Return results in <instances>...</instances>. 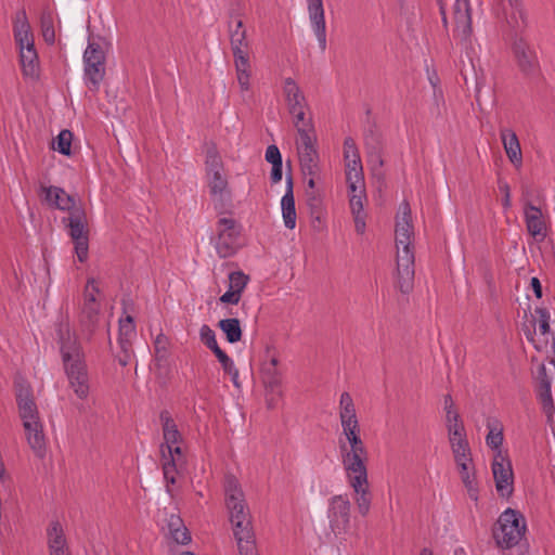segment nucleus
Wrapping results in <instances>:
<instances>
[{"instance_id":"ddd939ff","label":"nucleus","mask_w":555,"mask_h":555,"mask_svg":"<svg viewBox=\"0 0 555 555\" xmlns=\"http://www.w3.org/2000/svg\"><path fill=\"white\" fill-rule=\"evenodd\" d=\"M512 49L519 72L528 79L539 76L540 64L535 51L522 38L515 40Z\"/></svg>"},{"instance_id":"a18cd8bd","label":"nucleus","mask_w":555,"mask_h":555,"mask_svg":"<svg viewBox=\"0 0 555 555\" xmlns=\"http://www.w3.org/2000/svg\"><path fill=\"white\" fill-rule=\"evenodd\" d=\"M535 314L539 317V330L542 335H547L551 333L550 327V312L546 308L537 307L534 310Z\"/></svg>"},{"instance_id":"a19ab883","label":"nucleus","mask_w":555,"mask_h":555,"mask_svg":"<svg viewBox=\"0 0 555 555\" xmlns=\"http://www.w3.org/2000/svg\"><path fill=\"white\" fill-rule=\"evenodd\" d=\"M229 288L242 295L249 282V276L243 271H234L229 274Z\"/></svg>"},{"instance_id":"338daca9","label":"nucleus","mask_w":555,"mask_h":555,"mask_svg":"<svg viewBox=\"0 0 555 555\" xmlns=\"http://www.w3.org/2000/svg\"><path fill=\"white\" fill-rule=\"evenodd\" d=\"M132 353H133L132 346L129 347V349L127 351L120 349V353L117 356L118 363L121 366H126L129 363Z\"/></svg>"},{"instance_id":"20e7f679","label":"nucleus","mask_w":555,"mask_h":555,"mask_svg":"<svg viewBox=\"0 0 555 555\" xmlns=\"http://www.w3.org/2000/svg\"><path fill=\"white\" fill-rule=\"evenodd\" d=\"M205 176L217 214H231L232 191L229 186L222 158L215 143H210L206 149Z\"/></svg>"},{"instance_id":"6ab92c4d","label":"nucleus","mask_w":555,"mask_h":555,"mask_svg":"<svg viewBox=\"0 0 555 555\" xmlns=\"http://www.w3.org/2000/svg\"><path fill=\"white\" fill-rule=\"evenodd\" d=\"M48 547L50 555H70L64 530L60 521H51L48 529Z\"/></svg>"},{"instance_id":"f03ea898","label":"nucleus","mask_w":555,"mask_h":555,"mask_svg":"<svg viewBox=\"0 0 555 555\" xmlns=\"http://www.w3.org/2000/svg\"><path fill=\"white\" fill-rule=\"evenodd\" d=\"M223 491L240 555H258L250 511L241 483L233 474L224 476Z\"/></svg>"},{"instance_id":"72a5a7b5","label":"nucleus","mask_w":555,"mask_h":555,"mask_svg":"<svg viewBox=\"0 0 555 555\" xmlns=\"http://www.w3.org/2000/svg\"><path fill=\"white\" fill-rule=\"evenodd\" d=\"M299 163L301 172L305 176L314 177L319 171V153L313 152H299Z\"/></svg>"},{"instance_id":"4468645a","label":"nucleus","mask_w":555,"mask_h":555,"mask_svg":"<svg viewBox=\"0 0 555 555\" xmlns=\"http://www.w3.org/2000/svg\"><path fill=\"white\" fill-rule=\"evenodd\" d=\"M350 502L344 495H334L330 500L327 517L335 535L346 532L350 522Z\"/></svg>"},{"instance_id":"ea45409f","label":"nucleus","mask_w":555,"mask_h":555,"mask_svg":"<svg viewBox=\"0 0 555 555\" xmlns=\"http://www.w3.org/2000/svg\"><path fill=\"white\" fill-rule=\"evenodd\" d=\"M160 453L163 456V473L164 478L167 482V486L176 483V474H177V463L175 459H167L166 452L164 450V446H160ZM169 491V487H167Z\"/></svg>"},{"instance_id":"cd10ccee","label":"nucleus","mask_w":555,"mask_h":555,"mask_svg":"<svg viewBox=\"0 0 555 555\" xmlns=\"http://www.w3.org/2000/svg\"><path fill=\"white\" fill-rule=\"evenodd\" d=\"M105 76V63H85V81L89 90L99 91Z\"/></svg>"},{"instance_id":"49530a36","label":"nucleus","mask_w":555,"mask_h":555,"mask_svg":"<svg viewBox=\"0 0 555 555\" xmlns=\"http://www.w3.org/2000/svg\"><path fill=\"white\" fill-rule=\"evenodd\" d=\"M345 438H341V441L346 443V447L348 448H356V447H365L363 440L360 436V427L357 429H352L351 431H347L343 434Z\"/></svg>"},{"instance_id":"39448f33","label":"nucleus","mask_w":555,"mask_h":555,"mask_svg":"<svg viewBox=\"0 0 555 555\" xmlns=\"http://www.w3.org/2000/svg\"><path fill=\"white\" fill-rule=\"evenodd\" d=\"M231 50L234 57L237 81L243 91L249 90L251 75L249 62V43L246 38V28L240 14L230 13L228 22Z\"/></svg>"},{"instance_id":"4c0bfd02","label":"nucleus","mask_w":555,"mask_h":555,"mask_svg":"<svg viewBox=\"0 0 555 555\" xmlns=\"http://www.w3.org/2000/svg\"><path fill=\"white\" fill-rule=\"evenodd\" d=\"M106 55L100 43L95 41H89L88 47L83 53V63H105Z\"/></svg>"},{"instance_id":"13d9d810","label":"nucleus","mask_w":555,"mask_h":555,"mask_svg":"<svg viewBox=\"0 0 555 555\" xmlns=\"http://www.w3.org/2000/svg\"><path fill=\"white\" fill-rule=\"evenodd\" d=\"M283 177V163L272 165L270 180L273 184L279 183Z\"/></svg>"},{"instance_id":"de8ad7c7","label":"nucleus","mask_w":555,"mask_h":555,"mask_svg":"<svg viewBox=\"0 0 555 555\" xmlns=\"http://www.w3.org/2000/svg\"><path fill=\"white\" fill-rule=\"evenodd\" d=\"M361 158L356 141L351 137L344 140V160Z\"/></svg>"},{"instance_id":"aec40b11","label":"nucleus","mask_w":555,"mask_h":555,"mask_svg":"<svg viewBox=\"0 0 555 555\" xmlns=\"http://www.w3.org/2000/svg\"><path fill=\"white\" fill-rule=\"evenodd\" d=\"M306 203L309 208L312 228L317 231H322L325 227V211L321 193L319 191H307Z\"/></svg>"},{"instance_id":"bf43d9fd","label":"nucleus","mask_w":555,"mask_h":555,"mask_svg":"<svg viewBox=\"0 0 555 555\" xmlns=\"http://www.w3.org/2000/svg\"><path fill=\"white\" fill-rule=\"evenodd\" d=\"M346 182H354L358 184H365L363 168H359L358 171H354V172H348L346 175Z\"/></svg>"},{"instance_id":"a878e982","label":"nucleus","mask_w":555,"mask_h":555,"mask_svg":"<svg viewBox=\"0 0 555 555\" xmlns=\"http://www.w3.org/2000/svg\"><path fill=\"white\" fill-rule=\"evenodd\" d=\"M79 322L82 332L91 338L100 323V307L82 306Z\"/></svg>"},{"instance_id":"f8f14e48","label":"nucleus","mask_w":555,"mask_h":555,"mask_svg":"<svg viewBox=\"0 0 555 555\" xmlns=\"http://www.w3.org/2000/svg\"><path fill=\"white\" fill-rule=\"evenodd\" d=\"M492 473L498 493L503 498H509L514 491V473L511 460L502 451L494 454Z\"/></svg>"},{"instance_id":"69168bd1","label":"nucleus","mask_w":555,"mask_h":555,"mask_svg":"<svg viewBox=\"0 0 555 555\" xmlns=\"http://www.w3.org/2000/svg\"><path fill=\"white\" fill-rule=\"evenodd\" d=\"M344 162H345L346 175L348 172L358 171L359 168H363L361 158H357V159L352 158V159L344 160Z\"/></svg>"},{"instance_id":"2eb2a0df","label":"nucleus","mask_w":555,"mask_h":555,"mask_svg":"<svg viewBox=\"0 0 555 555\" xmlns=\"http://www.w3.org/2000/svg\"><path fill=\"white\" fill-rule=\"evenodd\" d=\"M38 194L42 203L47 204L50 208L68 211L69 215L75 209H78L79 204L77 205L75 197L67 194L65 190L60 186H44L41 184Z\"/></svg>"},{"instance_id":"9d476101","label":"nucleus","mask_w":555,"mask_h":555,"mask_svg":"<svg viewBox=\"0 0 555 555\" xmlns=\"http://www.w3.org/2000/svg\"><path fill=\"white\" fill-rule=\"evenodd\" d=\"M15 40L21 50L20 61L24 77L37 80L39 78V60L27 23H24L22 28L15 31Z\"/></svg>"},{"instance_id":"bb28decb","label":"nucleus","mask_w":555,"mask_h":555,"mask_svg":"<svg viewBox=\"0 0 555 555\" xmlns=\"http://www.w3.org/2000/svg\"><path fill=\"white\" fill-rule=\"evenodd\" d=\"M350 486L356 492V503L358 511L362 516H366L370 512L372 494L369 490V481H361V485H357L354 480H349Z\"/></svg>"},{"instance_id":"864d4df0","label":"nucleus","mask_w":555,"mask_h":555,"mask_svg":"<svg viewBox=\"0 0 555 555\" xmlns=\"http://www.w3.org/2000/svg\"><path fill=\"white\" fill-rule=\"evenodd\" d=\"M499 190L503 193L502 206L504 209H508L512 206L511 203V189L507 182L499 180Z\"/></svg>"},{"instance_id":"dca6fc26","label":"nucleus","mask_w":555,"mask_h":555,"mask_svg":"<svg viewBox=\"0 0 555 555\" xmlns=\"http://www.w3.org/2000/svg\"><path fill=\"white\" fill-rule=\"evenodd\" d=\"M15 391L16 403L23 425L28 421L35 422L40 420L30 385L25 382L15 383Z\"/></svg>"},{"instance_id":"09e8293b","label":"nucleus","mask_w":555,"mask_h":555,"mask_svg":"<svg viewBox=\"0 0 555 555\" xmlns=\"http://www.w3.org/2000/svg\"><path fill=\"white\" fill-rule=\"evenodd\" d=\"M366 199L365 195H350L349 204L352 216L365 215L363 210V201Z\"/></svg>"},{"instance_id":"37998d69","label":"nucleus","mask_w":555,"mask_h":555,"mask_svg":"<svg viewBox=\"0 0 555 555\" xmlns=\"http://www.w3.org/2000/svg\"><path fill=\"white\" fill-rule=\"evenodd\" d=\"M538 399L542 405V410L547 417V422L552 423L554 413H555V404L553 401L552 392L551 393H538Z\"/></svg>"},{"instance_id":"79ce46f5","label":"nucleus","mask_w":555,"mask_h":555,"mask_svg":"<svg viewBox=\"0 0 555 555\" xmlns=\"http://www.w3.org/2000/svg\"><path fill=\"white\" fill-rule=\"evenodd\" d=\"M41 31L44 41L49 44H53L55 41V33L53 20L50 13H43L41 15Z\"/></svg>"},{"instance_id":"8fccbe9b","label":"nucleus","mask_w":555,"mask_h":555,"mask_svg":"<svg viewBox=\"0 0 555 555\" xmlns=\"http://www.w3.org/2000/svg\"><path fill=\"white\" fill-rule=\"evenodd\" d=\"M264 157H266V160L268 163H270L271 165L283 163L281 152H280L279 147L274 144L269 145L267 147Z\"/></svg>"},{"instance_id":"0eeeda50","label":"nucleus","mask_w":555,"mask_h":555,"mask_svg":"<svg viewBox=\"0 0 555 555\" xmlns=\"http://www.w3.org/2000/svg\"><path fill=\"white\" fill-rule=\"evenodd\" d=\"M363 144L366 154L367 164L370 165L372 176L379 182H384L385 172V140L382 131L378 129L376 121H369L363 132Z\"/></svg>"},{"instance_id":"f257e3e1","label":"nucleus","mask_w":555,"mask_h":555,"mask_svg":"<svg viewBox=\"0 0 555 555\" xmlns=\"http://www.w3.org/2000/svg\"><path fill=\"white\" fill-rule=\"evenodd\" d=\"M54 331L69 386L79 399H86L89 395L86 357L77 334L72 330L69 318L61 315L54 323Z\"/></svg>"},{"instance_id":"6e6d98bb","label":"nucleus","mask_w":555,"mask_h":555,"mask_svg":"<svg viewBox=\"0 0 555 555\" xmlns=\"http://www.w3.org/2000/svg\"><path fill=\"white\" fill-rule=\"evenodd\" d=\"M454 461L457 465V468L464 466H472L473 465V457H472V451L466 453H457L453 454Z\"/></svg>"},{"instance_id":"680f3d73","label":"nucleus","mask_w":555,"mask_h":555,"mask_svg":"<svg viewBox=\"0 0 555 555\" xmlns=\"http://www.w3.org/2000/svg\"><path fill=\"white\" fill-rule=\"evenodd\" d=\"M343 434L357 429L359 426L358 418H340Z\"/></svg>"},{"instance_id":"1a4fd4ad","label":"nucleus","mask_w":555,"mask_h":555,"mask_svg":"<svg viewBox=\"0 0 555 555\" xmlns=\"http://www.w3.org/2000/svg\"><path fill=\"white\" fill-rule=\"evenodd\" d=\"M215 248L220 258L234 256L240 249L242 225L233 218L222 217L216 223Z\"/></svg>"},{"instance_id":"2f4dec72","label":"nucleus","mask_w":555,"mask_h":555,"mask_svg":"<svg viewBox=\"0 0 555 555\" xmlns=\"http://www.w3.org/2000/svg\"><path fill=\"white\" fill-rule=\"evenodd\" d=\"M262 382L267 389V392L272 395L281 396V384H282V374L278 369H270L262 366L261 370Z\"/></svg>"},{"instance_id":"5fc2aeb1","label":"nucleus","mask_w":555,"mask_h":555,"mask_svg":"<svg viewBox=\"0 0 555 555\" xmlns=\"http://www.w3.org/2000/svg\"><path fill=\"white\" fill-rule=\"evenodd\" d=\"M242 295H240L237 292H234L233 289H228L220 298L219 300L222 304H231V305H237L241 300Z\"/></svg>"},{"instance_id":"5701e85b","label":"nucleus","mask_w":555,"mask_h":555,"mask_svg":"<svg viewBox=\"0 0 555 555\" xmlns=\"http://www.w3.org/2000/svg\"><path fill=\"white\" fill-rule=\"evenodd\" d=\"M159 420L162 423L163 437L165 440L162 446L165 448L166 446L179 444L182 442V435L180 434L170 412L163 410L159 414Z\"/></svg>"},{"instance_id":"7ed1b4c3","label":"nucleus","mask_w":555,"mask_h":555,"mask_svg":"<svg viewBox=\"0 0 555 555\" xmlns=\"http://www.w3.org/2000/svg\"><path fill=\"white\" fill-rule=\"evenodd\" d=\"M401 217L396 221L397 285L402 294H409L414 286V250L411 238L414 235L411 208L408 201L400 205Z\"/></svg>"},{"instance_id":"473e14b6","label":"nucleus","mask_w":555,"mask_h":555,"mask_svg":"<svg viewBox=\"0 0 555 555\" xmlns=\"http://www.w3.org/2000/svg\"><path fill=\"white\" fill-rule=\"evenodd\" d=\"M168 528L172 539L179 544H188L191 541V533L183 525L179 516L172 515L168 522Z\"/></svg>"},{"instance_id":"412c9836","label":"nucleus","mask_w":555,"mask_h":555,"mask_svg":"<svg viewBox=\"0 0 555 555\" xmlns=\"http://www.w3.org/2000/svg\"><path fill=\"white\" fill-rule=\"evenodd\" d=\"M283 91L289 113H295L308 107V103L302 91L293 78L288 77L284 80Z\"/></svg>"},{"instance_id":"58836bf2","label":"nucleus","mask_w":555,"mask_h":555,"mask_svg":"<svg viewBox=\"0 0 555 555\" xmlns=\"http://www.w3.org/2000/svg\"><path fill=\"white\" fill-rule=\"evenodd\" d=\"M168 338L164 334H158L154 340L155 362L157 366H162L168 359Z\"/></svg>"},{"instance_id":"4be33fe9","label":"nucleus","mask_w":555,"mask_h":555,"mask_svg":"<svg viewBox=\"0 0 555 555\" xmlns=\"http://www.w3.org/2000/svg\"><path fill=\"white\" fill-rule=\"evenodd\" d=\"M501 139L509 162L519 168L522 165V154L516 133L511 129H504L501 131Z\"/></svg>"},{"instance_id":"b1692460","label":"nucleus","mask_w":555,"mask_h":555,"mask_svg":"<svg viewBox=\"0 0 555 555\" xmlns=\"http://www.w3.org/2000/svg\"><path fill=\"white\" fill-rule=\"evenodd\" d=\"M453 16L457 28H462L465 36L472 34V15L469 0H455Z\"/></svg>"},{"instance_id":"c756f323","label":"nucleus","mask_w":555,"mask_h":555,"mask_svg":"<svg viewBox=\"0 0 555 555\" xmlns=\"http://www.w3.org/2000/svg\"><path fill=\"white\" fill-rule=\"evenodd\" d=\"M217 326L222 331L230 344L238 343L242 339L243 331L238 319H222L218 322Z\"/></svg>"},{"instance_id":"4d7b16f0","label":"nucleus","mask_w":555,"mask_h":555,"mask_svg":"<svg viewBox=\"0 0 555 555\" xmlns=\"http://www.w3.org/2000/svg\"><path fill=\"white\" fill-rule=\"evenodd\" d=\"M524 215H525V220H527V215L543 217L541 208L533 205L530 201H526V203L524 205Z\"/></svg>"},{"instance_id":"6e6552de","label":"nucleus","mask_w":555,"mask_h":555,"mask_svg":"<svg viewBox=\"0 0 555 555\" xmlns=\"http://www.w3.org/2000/svg\"><path fill=\"white\" fill-rule=\"evenodd\" d=\"M63 223L68 229L75 253L80 262H85L89 255V228L87 214L81 203L68 217L63 218Z\"/></svg>"},{"instance_id":"774afa93","label":"nucleus","mask_w":555,"mask_h":555,"mask_svg":"<svg viewBox=\"0 0 555 555\" xmlns=\"http://www.w3.org/2000/svg\"><path fill=\"white\" fill-rule=\"evenodd\" d=\"M530 287L533 291L535 297L538 299H541L543 296V289H542V284L538 278H535V276L531 278Z\"/></svg>"},{"instance_id":"3c124183","label":"nucleus","mask_w":555,"mask_h":555,"mask_svg":"<svg viewBox=\"0 0 555 555\" xmlns=\"http://www.w3.org/2000/svg\"><path fill=\"white\" fill-rule=\"evenodd\" d=\"M462 482L464 483V486L467 490L468 496L473 501H478L479 489H478L475 474L472 475L470 479L464 480Z\"/></svg>"},{"instance_id":"7c9ffc66","label":"nucleus","mask_w":555,"mask_h":555,"mask_svg":"<svg viewBox=\"0 0 555 555\" xmlns=\"http://www.w3.org/2000/svg\"><path fill=\"white\" fill-rule=\"evenodd\" d=\"M487 428L489 433L486 437V443L489 448L498 453L501 450L503 444L504 436H503V427L498 420H488Z\"/></svg>"},{"instance_id":"603ef678","label":"nucleus","mask_w":555,"mask_h":555,"mask_svg":"<svg viewBox=\"0 0 555 555\" xmlns=\"http://www.w3.org/2000/svg\"><path fill=\"white\" fill-rule=\"evenodd\" d=\"M201 341L207 347L216 341L215 332L207 325L204 324L199 330Z\"/></svg>"},{"instance_id":"e433bc0d","label":"nucleus","mask_w":555,"mask_h":555,"mask_svg":"<svg viewBox=\"0 0 555 555\" xmlns=\"http://www.w3.org/2000/svg\"><path fill=\"white\" fill-rule=\"evenodd\" d=\"M282 215L284 224L287 229L293 230L296 227V207L295 198L282 197L281 201Z\"/></svg>"},{"instance_id":"c03bdc74","label":"nucleus","mask_w":555,"mask_h":555,"mask_svg":"<svg viewBox=\"0 0 555 555\" xmlns=\"http://www.w3.org/2000/svg\"><path fill=\"white\" fill-rule=\"evenodd\" d=\"M99 292V288L95 286V280L93 278L88 279L85 288L83 306L100 307L99 302L95 299V294H98Z\"/></svg>"},{"instance_id":"052dcab7","label":"nucleus","mask_w":555,"mask_h":555,"mask_svg":"<svg viewBox=\"0 0 555 555\" xmlns=\"http://www.w3.org/2000/svg\"><path fill=\"white\" fill-rule=\"evenodd\" d=\"M450 446L453 454L466 453L470 451V447L467 439H462V442L451 443Z\"/></svg>"},{"instance_id":"423d86ee","label":"nucleus","mask_w":555,"mask_h":555,"mask_svg":"<svg viewBox=\"0 0 555 555\" xmlns=\"http://www.w3.org/2000/svg\"><path fill=\"white\" fill-rule=\"evenodd\" d=\"M527 531L525 516L517 509L506 508L492 528V537L499 548L511 550L519 545Z\"/></svg>"},{"instance_id":"c85d7f7f","label":"nucleus","mask_w":555,"mask_h":555,"mask_svg":"<svg viewBox=\"0 0 555 555\" xmlns=\"http://www.w3.org/2000/svg\"><path fill=\"white\" fill-rule=\"evenodd\" d=\"M135 336V324L131 315L119 321L118 344L121 350H128L132 346V338Z\"/></svg>"},{"instance_id":"c9c22d12","label":"nucleus","mask_w":555,"mask_h":555,"mask_svg":"<svg viewBox=\"0 0 555 555\" xmlns=\"http://www.w3.org/2000/svg\"><path fill=\"white\" fill-rule=\"evenodd\" d=\"M72 141L73 133L72 131L64 129L61 130L57 137L52 142L53 150L57 151L60 154L69 156L72 154Z\"/></svg>"},{"instance_id":"0e129e2a","label":"nucleus","mask_w":555,"mask_h":555,"mask_svg":"<svg viewBox=\"0 0 555 555\" xmlns=\"http://www.w3.org/2000/svg\"><path fill=\"white\" fill-rule=\"evenodd\" d=\"M447 428L448 434L454 436H461L462 431H466L462 420L459 422H454L453 424H447Z\"/></svg>"},{"instance_id":"393cba45","label":"nucleus","mask_w":555,"mask_h":555,"mask_svg":"<svg viewBox=\"0 0 555 555\" xmlns=\"http://www.w3.org/2000/svg\"><path fill=\"white\" fill-rule=\"evenodd\" d=\"M299 134L298 141V153L299 152H313L317 150V133L311 117H308L307 121L302 124V127L297 130Z\"/></svg>"},{"instance_id":"a211bd4d","label":"nucleus","mask_w":555,"mask_h":555,"mask_svg":"<svg viewBox=\"0 0 555 555\" xmlns=\"http://www.w3.org/2000/svg\"><path fill=\"white\" fill-rule=\"evenodd\" d=\"M27 438V442L36 456L43 459L47 452L46 437L43 434V427L40 420L35 422H26L23 425Z\"/></svg>"},{"instance_id":"f704fd0d","label":"nucleus","mask_w":555,"mask_h":555,"mask_svg":"<svg viewBox=\"0 0 555 555\" xmlns=\"http://www.w3.org/2000/svg\"><path fill=\"white\" fill-rule=\"evenodd\" d=\"M525 222L528 233L532 235L537 242H543L545 240L546 224L543 217L527 215V220H525Z\"/></svg>"},{"instance_id":"f3484780","label":"nucleus","mask_w":555,"mask_h":555,"mask_svg":"<svg viewBox=\"0 0 555 555\" xmlns=\"http://www.w3.org/2000/svg\"><path fill=\"white\" fill-rule=\"evenodd\" d=\"M309 20L322 51L326 49V25L323 0H306Z\"/></svg>"},{"instance_id":"e2e57ef3","label":"nucleus","mask_w":555,"mask_h":555,"mask_svg":"<svg viewBox=\"0 0 555 555\" xmlns=\"http://www.w3.org/2000/svg\"><path fill=\"white\" fill-rule=\"evenodd\" d=\"M294 117V126L297 130L302 127V124L307 121L305 109L289 113Z\"/></svg>"},{"instance_id":"9b49d317","label":"nucleus","mask_w":555,"mask_h":555,"mask_svg":"<svg viewBox=\"0 0 555 555\" xmlns=\"http://www.w3.org/2000/svg\"><path fill=\"white\" fill-rule=\"evenodd\" d=\"M338 447L341 456V463L347 473L349 480H354L357 485H361V481H365L367 478L366 461L367 450L365 447L348 448L346 443L341 441V437L338 439Z\"/></svg>"}]
</instances>
